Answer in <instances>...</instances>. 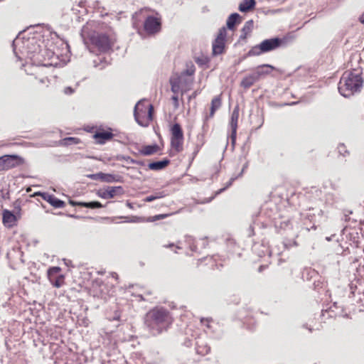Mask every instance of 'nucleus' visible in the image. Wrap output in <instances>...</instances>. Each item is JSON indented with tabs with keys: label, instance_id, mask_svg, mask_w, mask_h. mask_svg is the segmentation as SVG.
I'll return each instance as SVG.
<instances>
[{
	"label": "nucleus",
	"instance_id": "obj_12",
	"mask_svg": "<svg viewBox=\"0 0 364 364\" xmlns=\"http://www.w3.org/2000/svg\"><path fill=\"white\" fill-rule=\"evenodd\" d=\"M161 26V20L153 16H148L144 23V28L146 33L154 34L160 31Z\"/></svg>",
	"mask_w": 364,
	"mask_h": 364
},
{
	"label": "nucleus",
	"instance_id": "obj_16",
	"mask_svg": "<svg viewBox=\"0 0 364 364\" xmlns=\"http://www.w3.org/2000/svg\"><path fill=\"white\" fill-rule=\"evenodd\" d=\"M16 216L10 210H4L2 214V222L6 227L12 228L16 225Z\"/></svg>",
	"mask_w": 364,
	"mask_h": 364
},
{
	"label": "nucleus",
	"instance_id": "obj_23",
	"mask_svg": "<svg viewBox=\"0 0 364 364\" xmlns=\"http://www.w3.org/2000/svg\"><path fill=\"white\" fill-rule=\"evenodd\" d=\"M255 0H243L239 5L238 9L241 12H247L255 6Z\"/></svg>",
	"mask_w": 364,
	"mask_h": 364
},
{
	"label": "nucleus",
	"instance_id": "obj_13",
	"mask_svg": "<svg viewBox=\"0 0 364 364\" xmlns=\"http://www.w3.org/2000/svg\"><path fill=\"white\" fill-rule=\"evenodd\" d=\"M239 118V108L235 107L231 114L230 127L231 129L230 139L232 144L234 145L236 140L237 121Z\"/></svg>",
	"mask_w": 364,
	"mask_h": 364
},
{
	"label": "nucleus",
	"instance_id": "obj_21",
	"mask_svg": "<svg viewBox=\"0 0 364 364\" xmlns=\"http://www.w3.org/2000/svg\"><path fill=\"white\" fill-rule=\"evenodd\" d=\"M222 105L221 98L220 96H215L211 101L210 111L208 116H205V120H207L209 117H213L216 110H218Z\"/></svg>",
	"mask_w": 364,
	"mask_h": 364
},
{
	"label": "nucleus",
	"instance_id": "obj_30",
	"mask_svg": "<svg viewBox=\"0 0 364 364\" xmlns=\"http://www.w3.org/2000/svg\"><path fill=\"white\" fill-rule=\"evenodd\" d=\"M80 206L95 209V208H101L103 207L102 204L98 201H92V202H83L79 203Z\"/></svg>",
	"mask_w": 364,
	"mask_h": 364
},
{
	"label": "nucleus",
	"instance_id": "obj_41",
	"mask_svg": "<svg viewBox=\"0 0 364 364\" xmlns=\"http://www.w3.org/2000/svg\"><path fill=\"white\" fill-rule=\"evenodd\" d=\"M166 216H167V215H166V214H161V215H155V216L153 218L152 221H155V220H160V219L165 218Z\"/></svg>",
	"mask_w": 364,
	"mask_h": 364
},
{
	"label": "nucleus",
	"instance_id": "obj_45",
	"mask_svg": "<svg viewBox=\"0 0 364 364\" xmlns=\"http://www.w3.org/2000/svg\"><path fill=\"white\" fill-rule=\"evenodd\" d=\"M5 171L2 156L0 157V171Z\"/></svg>",
	"mask_w": 364,
	"mask_h": 364
},
{
	"label": "nucleus",
	"instance_id": "obj_9",
	"mask_svg": "<svg viewBox=\"0 0 364 364\" xmlns=\"http://www.w3.org/2000/svg\"><path fill=\"white\" fill-rule=\"evenodd\" d=\"M87 177L92 180H100L102 182L108 183L116 182L121 183L123 181V177L119 174L105 173L102 172L88 174Z\"/></svg>",
	"mask_w": 364,
	"mask_h": 364
},
{
	"label": "nucleus",
	"instance_id": "obj_51",
	"mask_svg": "<svg viewBox=\"0 0 364 364\" xmlns=\"http://www.w3.org/2000/svg\"><path fill=\"white\" fill-rule=\"evenodd\" d=\"M298 102H292L291 103H289V104H284L285 105H294L296 104H297Z\"/></svg>",
	"mask_w": 364,
	"mask_h": 364
},
{
	"label": "nucleus",
	"instance_id": "obj_56",
	"mask_svg": "<svg viewBox=\"0 0 364 364\" xmlns=\"http://www.w3.org/2000/svg\"><path fill=\"white\" fill-rule=\"evenodd\" d=\"M177 249H180L181 247L179 246H176Z\"/></svg>",
	"mask_w": 364,
	"mask_h": 364
},
{
	"label": "nucleus",
	"instance_id": "obj_4",
	"mask_svg": "<svg viewBox=\"0 0 364 364\" xmlns=\"http://www.w3.org/2000/svg\"><path fill=\"white\" fill-rule=\"evenodd\" d=\"M89 39L92 46H95L100 53H107L113 46L116 38L115 36L109 33L93 32Z\"/></svg>",
	"mask_w": 364,
	"mask_h": 364
},
{
	"label": "nucleus",
	"instance_id": "obj_5",
	"mask_svg": "<svg viewBox=\"0 0 364 364\" xmlns=\"http://www.w3.org/2000/svg\"><path fill=\"white\" fill-rule=\"evenodd\" d=\"M35 43L36 41L34 38H28L26 40H23L19 37H17L15 40H14L12 46L16 58L19 60H22L24 57L28 58L31 60H32V57L28 56V55L30 53L36 52V50L33 51H31L30 50V46H34Z\"/></svg>",
	"mask_w": 364,
	"mask_h": 364
},
{
	"label": "nucleus",
	"instance_id": "obj_22",
	"mask_svg": "<svg viewBox=\"0 0 364 364\" xmlns=\"http://www.w3.org/2000/svg\"><path fill=\"white\" fill-rule=\"evenodd\" d=\"M170 163V161L167 159H165L161 161H154L149 163L148 166L149 168L154 171H159L164 168L166 166H168Z\"/></svg>",
	"mask_w": 364,
	"mask_h": 364
},
{
	"label": "nucleus",
	"instance_id": "obj_26",
	"mask_svg": "<svg viewBox=\"0 0 364 364\" xmlns=\"http://www.w3.org/2000/svg\"><path fill=\"white\" fill-rule=\"evenodd\" d=\"M240 15L237 14V13H233L232 14H230V16L228 17V20H227V26L229 29H232L237 20L240 18Z\"/></svg>",
	"mask_w": 364,
	"mask_h": 364
},
{
	"label": "nucleus",
	"instance_id": "obj_6",
	"mask_svg": "<svg viewBox=\"0 0 364 364\" xmlns=\"http://www.w3.org/2000/svg\"><path fill=\"white\" fill-rule=\"evenodd\" d=\"M153 106L145 105L143 101H139L134 107V115L136 122L142 126H148L152 120Z\"/></svg>",
	"mask_w": 364,
	"mask_h": 364
},
{
	"label": "nucleus",
	"instance_id": "obj_54",
	"mask_svg": "<svg viewBox=\"0 0 364 364\" xmlns=\"http://www.w3.org/2000/svg\"><path fill=\"white\" fill-rule=\"evenodd\" d=\"M350 219V218L348 215H345V220L347 221Z\"/></svg>",
	"mask_w": 364,
	"mask_h": 364
},
{
	"label": "nucleus",
	"instance_id": "obj_11",
	"mask_svg": "<svg viewBox=\"0 0 364 364\" xmlns=\"http://www.w3.org/2000/svg\"><path fill=\"white\" fill-rule=\"evenodd\" d=\"M227 35V31L225 27L219 30L217 38L213 43V53L215 55L223 53L225 48V42Z\"/></svg>",
	"mask_w": 364,
	"mask_h": 364
},
{
	"label": "nucleus",
	"instance_id": "obj_47",
	"mask_svg": "<svg viewBox=\"0 0 364 364\" xmlns=\"http://www.w3.org/2000/svg\"><path fill=\"white\" fill-rule=\"evenodd\" d=\"M39 48V46H37V48H35L33 50H31V48H30V50H31V51H33V50H36V52H33V53H30V54L28 55V56H31V57H32V58H33V57H35V56H36V54H35V53L37 52V48Z\"/></svg>",
	"mask_w": 364,
	"mask_h": 364
},
{
	"label": "nucleus",
	"instance_id": "obj_25",
	"mask_svg": "<svg viewBox=\"0 0 364 364\" xmlns=\"http://www.w3.org/2000/svg\"><path fill=\"white\" fill-rule=\"evenodd\" d=\"M253 21L250 20L245 22L243 28H242V34L241 35L240 38H245L247 35L251 33L252 28H253Z\"/></svg>",
	"mask_w": 364,
	"mask_h": 364
},
{
	"label": "nucleus",
	"instance_id": "obj_24",
	"mask_svg": "<svg viewBox=\"0 0 364 364\" xmlns=\"http://www.w3.org/2000/svg\"><path fill=\"white\" fill-rule=\"evenodd\" d=\"M159 147L157 144L144 146L140 151L144 156H149L158 151Z\"/></svg>",
	"mask_w": 364,
	"mask_h": 364
},
{
	"label": "nucleus",
	"instance_id": "obj_27",
	"mask_svg": "<svg viewBox=\"0 0 364 364\" xmlns=\"http://www.w3.org/2000/svg\"><path fill=\"white\" fill-rule=\"evenodd\" d=\"M182 79L179 77L177 79H171L170 80V84H171V91L174 94H177L181 88V83Z\"/></svg>",
	"mask_w": 364,
	"mask_h": 364
},
{
	"label": "nucleus",
	"instance_id": "obj_28",
	"mask_svg": "<svg viewBox=\"0 0 364 364\" xmlns=\"http://www.w3.org/2000/svg\"><path fill=\"white\" fill-rule=\"evenodd\" d=\"M195 71H196L195 65L192 63H190L189 64L186 65V69L181 73V75L179 77L181 79H183V77L186 75L192 76L194 75Z\"/></svg>",
	"mask_w": 364,
	"mask_h": 364
},
{
	"label": "nucleus",
	"instance_id": "obj_7",
	"mask_svg": "<svg viewBox=\"0 0 364 364\" xmlns=\"http://www.w3.org/2000/svg\"><path fill=\"white\" fill-rule=\"evenodd\" d=\"M292 246H297V243L295 240L284 241L281 244V248L275 246L269 249L268 247L262 244H255L253 246L252 250L260 257L264 256L266 254H268V255L271 257L272 255H279L283 250L289 249Z\"/></svg>",
	"mask_w": 364,
	"mask_h": 364
},
{
	"label": "nucleus",
	"instance_id": "obj_39",
	"mask_svg": "<svg viewBox=\"0 0 364 364\" xmlns=\"http://www.w3.org/2000/svg\"><path fill=\"white\" fill-rule=\"evenodd\" d=\"M63 92L65 95H72L75 92V89L72 87L68 86L63 89Z\"/></svg>",
	"mask_w": 364,
	"mask_h": 364
},
{
	"label": "nucleus",
	"instance_id": "obj_53",
	"mask_svg": "<svg viewBox=\"0 0 364 364\" xmlns=\"http://www.w3.org/2000/svg\"><path fill=\"white\" fill-rule=\"evenodd\" d=\"M186 344L189 346H191L192 343H191V341L189 340L188 342H186Z\"/></svg>",
	"mask_w": 364,
	"mask_h": 364
},
{
	"label": "nucleus",
	"instance_id": "obj_37",
	"mask_svg": "<svg viewBox=\"0 0 364 364\" xmlns=\"http://www.w3.org/2000/svg\"><path fill=\"white\" fill-rule=\"evenodd\" d=\"M213 321L212 318H200V323L203 326H206L208 328H210V323Z\"/></svg>",
	"mask_w": 364,
	"mask_h": 364
},
{
	"label": "nucleus",
	"instance_id": "obj_43",
	"mask_svg": "<svg viewBox=\"0 0 364 364\" xmlns=\"http://www.w3.org/2000/svg\"><path fill=\"white\" fill-rule=\"evenodd\" d=\"M87 26H84L82 29L81 36L83 38L84 41H85V35L87 33Z\"/></svg>",
	"mask_w": 364,
	"mask_h": 364
},
{
	"label": "nucleus",
	"instance_id": "obj_55",
	"mask_svg": "<svg viewBox=\"0 0 364 364\" xmlns=\"http://www.w3.org/2000/svg\"><path fill=\"white\" fill-rule=\"evenodd\" d=\"M262 266H261L259 269V271L261 272L262 271Z\"/></svg>",
	"mask_w": 364,
	"mask_h": 364
},
{
	"label": "nucleus",
	"instance_id": "obj_10",
	"mask_svg": "<svg viewBox=\"0 0 364 364\" xmlns=\"http://www.w3.org/2000/svg\"><path fill=\"white\" fill-rule=\"evenodd\" d=\"M124 193L122 186H107L105 189H100L97 195L103 199L114 198L117 196H122Z\"/></svg>",
	"mask_w": 364,
	"mask_h": 364
},
{
	"label": "nucleus",
	"instance_id": "obj_40",
	"mask_svg": "<svg viewBox=\"0 0 364 364\" xmlns=\"http://www.w3.org/2000/svg\"><path fill=\"white\" fill-rule=\"evenodd\" d=\"M50 53H51V54H52V55H50V57H49V58H50V59H51V60H53V59L54 58H55V57H56V58L58 57V55H55L53 52V53H51V52L48 51V54L49 55H50ZM49 65H57V63H56V62H53V60H52V61H51V63H49ZM44 65H45V66H47V65H48V64H44Z\"/></svg>",
	"mask_w": 364,
	"mask_h": 364
},
{
	"label": "nucleus",
	"instance_id": "obj_49",
	"mask_svg": "<svg viewBox=\"0 0 364 364\" xmlns=\"http://www.w3.org/2000/svg\"><path fill=\"white\" fill-rule=\"evenodd\" d=\"M174 246H175V245L173 243H169L168 245H164V247L171 248V247H174Z\"/></svg>",
	"mask_w": 364,
	"mask_h": 364
},
{
	"label": "nucleus",
	"instance_id": "obj_1",
	"mask_svg": "<svg viewBox=\"0 0 364 364\" xmlns=\"http://www.w3.org/2000/svg\"><path fill=\"white\" fill-rule=\"evenodd\" d=\"M172 321L171 313L162 306L153 308L144 317V324L153 336L159 335L166 331Z\"/></svg>",
	"mask_w": 364,
	"mask_h": 364
},
{
	"label": "nucleus",
	"instance_id": "obj_8",
	"mask_svg": "<svg viewBox=\"0 0 364 364\" xmlns=\"http://www.w3.org/2000/svg\"><path fill=\"white\" fill-rule=\"evenodd\" d=\"M171 146L176 152H181L183 150V132L178 123L174 124L171 128Z\"/></svg>",
	"mask_w": 364,
	"mask_h": 364
},
{
	"label": "nucleus",
	"instance_id": "obj_38",
	"mask_svg": "<svg viewBox=\"0 0 364 364\" xmlns=\"http://www.w3.org/2000/svg\"><path fill=\"white\" fill-rule=\"evenodd\" d=\"M237 178V177H232L230 179L229 182L228 183L227 186L223 188H221L220 189L217 193L216 194H219L220 193H222L224 190H225L228 187L230 186L232 183V182Z\"/></svg>",
	"mask_w": 364,
	"mask_h": 364
},
{
	"label": "nucleus",
	"instance_id": "obj_42",
	"mask_svg": "<svg viewBox=\"0 0 364 364\" xmlns=\"http://www.w3.org/2000/svg\"><path fill=\"white\" fill-rule=\"evenodd\" d=\"M171 100L174 102L175 106L178 107V97L177 94H174L172 96Z\"/></svg>",
	"mask_w": 364,
	"mask_h": 364
},
{
	"label": "nucleus",
	"instance_id": "obj_48",
	"mask_svg": "<svg viewBox=\"0 0 364 364\" xmlns=\"http://www.w3.org/2000/svg\"><path fill=\"white\" fill-rule=\"evenodd\" d=\"M359 21L361 23L364 24V11L361 16L359 17Z\"/></svg>",
	"mask_w": 364,
	"mask_h": 364
},
{
	"label": "nucleus",
	"instance_id": "obj_17",
	"mask_svg": "<svg viewBox=\"0 0 364 364\" xmlns=\"http://www.w3.org/2000/svg\"><path fill=\"white\" fill-rule=\"evenodd\" d=\"M195 345L196 353L198 355H207L210 350V347L208 346L207 342L202 338H198Z\"/></svg>",
	"mask_w": 364,
	"mask_h": 364
},
{
	"label": "nucleus",
	"instance_id": "obj_36",
	"mask_svg": "<svg viewBox=\"0 0 364 364\" xmlns=\"http://www.w3.org/2000/svg\"><path fill=\"white\" fill-rule=\"evenodd\" d=\"M341 308V306H338L337 302H334L333 304L329 308L328 311L329 312H335L334 316H343V310L341 309V311H336V310H338V309Z\"/></svg>",
	"mask_w": 364,
	"mask_h": 364
},
{
	"label": "nucleus",
	"instance_id": "obj_52",
	"mask_svg": "<svg viewBox=\"0 0 364 364\" xmlns=\"http://www.w3.org/2000/svg\"><path fill=\"white\" fill-rule=\"evenodd\" d=\"M127 205L131 208H132V203H129V201L127 202Z\"/></svg>",
	"mask_w": 364,
	"mask_h": 364
},
{
	"label": "nucleus",
	"instance_id": "obj_3",
	"mask_svg": "<svg viewBox=\"0 0 364 364\" xmlns=\"http://www.w3.org/2000/svg\"><path fill=\"white\" fill-rule=\"evenodd\" d=\"M287 45V38H272L262 41L259 44L256 45L248 51V56H258L263 53L273 51L279 48L286 47Z\"/></svg>",
	"mask_w": 364,
	"mask_h": 364
},
{
	"label": "nucleus",
	"instance_id": "obj_44",
	"mask_svg": "<svg viewBox=\"0 0 364 364\" xmlns=\"http://www.w3.org/2000/svg\"><path fill=\"white\" fill-rule=\"evenodd\" d=\"M248 167V162H246L244 165H243V167L242 168V171L240 173V174L238 175V176H241L244 171H245V169Z\"/></svg>",
	"mask_w": 364,
	"mask_h": 364
},
{
	"label": "nucleus",
	"instance_id": "obj_46",
	"mask_svg": "<svg viewBox=\"0 0 364 364\" xmlns=\"http://www.w3.org/2000/svg\"><path fill=\"white\" fill-rule=\"evenodd\" d=\"M82 202H77V201H75V200H69V203L70 205H72L73 206H75V205H79L80 206V204L79 203H81Z\"/></svg>",
	"mask_w": 364,
	"mask_h": 364
},
{
	"label": "nucleus",
	"instance_id": "obj_50",
	"mask_svg": "<svg viewBox=\"0 0 364 364\" xmlns=\"http://www.w3.org/2000/svg\"><path fill=\"white\" fill-rule=\"evenodd\" d=\"M119 315L116 314L115 316L113 317L114 321H119Z\"/></svg>",
	"mask_w": 364,
	"mask_h": 364
},
{
	"label": "nucleus",
	"instance_id": "obj_32",
	"mask_svg": "<svg viewBox=\"0 0 364 364\" xmlns=\"http://www.w3.org/2000/svg\"><path fill=\"white\" fill-rule=\"evenodd\" d=\"M61 269L59 267H52L48 269V279H53L55 277H57L59 274Z\"/></svg>",
	"mask_w": 364,
	"mask_h": 364
},
{
	"label": "nucleus",
	"instance_id": "obj_2",
	"mask_svg": "<svg viewBox=\"0 0 364 364\" xmlns=\"http://www.w3.org/2000/svg\"><path fill=\"white\" fill-rule=\"evenodd\" d=\"M361 75L362 72L359 69L344 72L338 83L340 94L345 97H349L359 92L363 82Z\"/></svg>",
	"mask_w": 364,
	"mask_h": 364
},
{
	"label": "nucleus",
	"instance_id": "obj_18",
	"mask_svg": "<svg viewBox=\"0 0 364 364\" xmlns=\"http://www.w3.org/2000/svg\"><path fill=\"white\" fill-rule=\"evenodd\" d=\"M42 198L48 202L52 206L56 208H63L65 205L64 201L57 198L53 195H50L48 193H40Z\"/></svg>",
	"mask_w": 364,
	"mask_h": 364
},
{
	"label": "nucleus",
	"instance_id": "obj_19",
	"mask_svg": "<svg viewBox=\"0 0 364 364\" xmlns=\"http://www.w3.org/2000/svg\"><path fill=\"white\" fill-rule=\"evenodd\" d=\"M258 81V78L257 77L255 73L252 70L250 74L247 75L242 78L240 82V86L244 89H248Z\"/></svg>",
	"mask_w": 364,
	"mask_h": 364
},
{
	"label": "nucleus",
	"instance_id": "obj_20",
	"mask_svg": "<svg viewBox=\"0 0 364 364\" xmlns=\"http://www.w3.org/2000/svg\"><path fill=\"white\" fill-rule=\"evenodd\" d=\"M94 137L97 140L99 144H105L107 141L110 140L113 137V134L107 131L97 132L94 134Z\"/></svg>",
	"mask_w": 364,
	"mask_h": 364
},
{
	"label": "nucleus",
	"instance_id": "obj_14",
	"mask_svg": "<svg viewBox=\"0 0 364 364\" xmlns=\"http://www.w3.org/2000/svg\"><path fill=\"white\" fill-rule=\"evenodd\" d=\"M5 171L21 165L23 160L16 155H4L2 156Z\"/></svg>",
	"mask_w": 364,
	"mask_h": 364
},
{
	"label": "nucleus",
	"instance_id": "obj_33",
	"mask_svg": "<svg viewBox=\"0 0 364 364\" xmlns=\"http://www.w3.org/2000/svg\"><path fill=\"white\" fill-rule=\"evenodd\" d=\"M338 153L339 155L343 156L344 157L350 155L349 151L346 149L344 144H339L337 147Z\"/></svg>",
	"mask_w": 364,
	"mask_h": 364
},
{
	"label": "nucleus",
	"instance_id": "obj_57",
	"mask_svg": "<svg viewBox=\"0 0 364 364\" xmlns=\"http://www.w3.org/2000/svg\"><path fill=\"white\" fill-rule=\"evenodd\" d=\"M326 240H330L331 239H330V237H326Z\"/></svg>",
	"mask_w": 364,
	"mask_h": 364
},
{
	"label": "nucleus",
	"instance_id": "obj_35",
	"mask_svg": "<svg viewBox=\"0 0 364 364\" xmlns=\"http://www.w3.org/2000/svg\"><path fill=\"white\" fill-rule=\"evenodd\" d=\"M80 141L78 138L75 137H67L63 139L62 144L63 145H70L71 144H77Z\"/></svg>",
	"mask_w": 364,
	"mask_h": 364
},
{
	"label": "nucleus",
	"instance_id": "obj_29",
	"mask_svg": "<svg viewBox=\"0 0 364 364\" xmlns=\"http://www.w3.org/2000/svg\"><path fill=\"white\" fill-rule=\"evenodd\" d=\"M64 276L60 274L57 277H55L53 279H49V281L53 284V287L56 288H60L64 283Z\"/></svg>",
	"mask_w": 364,
	"mask_h": 364
},
{
	"label": "nucleus",
	"instance_id": "obj_34",
	"mask_svg": "<svg viewBox=\"0 0 364 364\" xmlns=\"http://www.w3.org/2000/svg\"><path fill=\"white\" fill-rule=\"evenodd\" d=\"M186 242L187 244L189 245V247L192 252H196L197 251V247L195 245V240L191 236H186Z\"/></svg>",
	"mask_w": 364,
	"mask_h": 364
},
{
	"label": "nucleus",
	"instance_id": "obj_31",
	"mask_svg": "<svg viewBox=\"0 0 364 364\" xmlns=\"http://www.w3.org/2000/svg\"><path fill=\"white\" fill-rule=\"evenodd\" d=\"M166 196V193L164 191L156 192L154 194L146 197L144 199V201L151 202L156 199L164 198Z\"/></svg>",
	"mask_w": 364,
	"mask_h": 364
},
{
	"label": "nucleus",
	"instance_id": "obj_15",
	"mask_svg": "<svg viewBox=\"0 0 364 364\" xmlns=\"http://www.w3.org/2000/svg\"><path fill=\"white\" fill-rule=\"evenodd\" d=\"M275 68L269 64H263L258 65L252 69V71L256 75L258 80L264 78L267 75H269Z\"/></svg>",
	"mask_w": 364,
	"mask_h": 364
}]
</instances>
